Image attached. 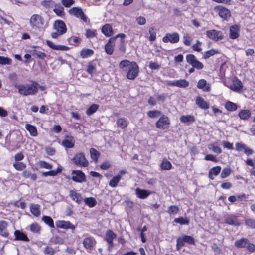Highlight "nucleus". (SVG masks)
I'll list each match as a JSON object with an SVG mask.
<instances>
[{"label": "nucleus", "instance_id": "f257e3e1", "mask_svg": "<svg viewBox=\"0 0 255 255\" xmlns=\"http://www.w3.org/2000/svg\"><path fill=\"white\" fill-rule=\"evenodd\" d=\"M119 68L128 71L126 77L130 80L134 79L138 75L139 67L135 62H130L128 60H122L119 64Z\"/></svg>", "mask_w": 255, "mask_h": 255}, {"label": "nucleus", "instance_id": "f03ea898", "mask_svg": "<svg viewBox=\"0 0 255 255\" xmlns=\"http://www.w3.org/2000/svg\"><path fill=\"white\" fill-rule=\"evenodd\" d=\"M18 92L24 95H34L38 91V88L34 84L21 85L18 87Z\"/></svg>", "mask_w": 255, "mask_h": 255}, {"label": "nucleus", "instance_id": "7ed1b4c3", "mask_svg": "<svg viewBox=\"0 0 255 255\" xmlns=\"http://www.w3.org/2000/svg\"><path fill=\"white\" fill-rule=\"evenodd\" d=\"M73 162L77 166L86 167L89 165V162L86 159L83 153L76 154L73 158Z\"/></svg>", "mask_w": 255, "mask_h": 255}, {"label": "nucleus", "instance_id": "20e7f679", "mask_svg": "<svg viewBox=\"0 0 255 255\" xmlns=\"http://www.w3.org/2000/svg\"><path fill=\"white\" fill-rule=\"evenodd\" d=\"M30 25L33 29H38L43 25V19L38 14H33L30 18Z\"/></svg>", "mask_w": 255, "mask_h": 255}, {"label": "nucleus", "instance_id": "39448f33", "mask_svg": "<svg viewBox=\"0 0 255 255\" xmlns=\"http://www.w3.org/2000/svg\"><path fill=\"white\" fill-rule=\"evenodd\" d=\"M186 61L190 65H191L194 68H196L198 70H200L203 68V64L198 61L196 57L193 54H188L186 55Z\"/></svg>", "mask_w": 255, "mask_h": 255}, {"label": "nucleus", "instance_id": "423d86ee", "mask_svg": "<svg viewBox=\"0 0 255 255\" xmlns=\"http://www.w3.org/2000/svg\"><path fill=\"white\" fill-rule=\"evenodd\" d=\"M215 11L218 13L219 16L224 20H228L231 17V12L227 8L219 5L215 7Z\"/></svg>", "mask_w": 255, "mask_h": 255}, {"label": "nucleus", "instance_id": "0eeeda50", "mask_svg": "<svg viewBox=\"0 0 255 255\" xmlns=\"http://www.w3.org/2000/svg\"><path fill=\"white\" fill-rule=\"evenodd\" d=\"M157 128L165 129L167 128L170 125V120L166 115H162L155 123Z\"/></svg>", "mask_w": 255, "mask_h": 255}, {"label": "nucleus", "instance_id": "6e6552de", "mask_svg": "<svg viewBox=\"0 0 255 255\" xmlns=\"http://www.w3.org/2000/svg\"><path fill=\"white\" fill-rule=\"evenodd\" d=\"M69 13L70 15L80 18L85 22H87V17L81 8L73 7L69 9Z\"/></svg>", "mask_w": 255, "mask_h": 255}, {"label": "nucleus", "instance_id": "1a4fd4ad", "mask_svg": "<svg viewBox=\"0 0 255 255\" xmlns=\"http://www.w3.org/2000/svg\"><path fill=\"white\" fill-rule=\"evenodd\" d=\"M162 40L165 43L169 42L171 43H177L179 41V35L176 32L168 33L163 37Z\"/></svg>", "mask_w": 255, "mask_h": 255}, {"label": "nucleus", "instance_id": "9d476101", "mask_svg": "<svg viewBox=\"0 0 255 255\" xmlns=\"http://www.w3.org/2000/svg\"><path fill=\"white\" fill-rule=\"evenodd\" d=\"M206 35L208 38L215 41L221 40L223 38L222 32L216 30L207 31Z\"/></svg>", "mask_w": 255, "mask_h": 255}, {"label": "nucleus", "instance_id": "9b49d317", "mask_svg": "<svg viewBox=\"0 0 255 255\" xmlns=\"http://www.w3.org/2000/svg\"><path fill=\"white\" fill-rule=\"evenodd\" d=\"M72 174L73 176L71 179L75 182L82 183L86 180L85 174L80 170H73Z\"/></svg>", "mask_w": 255, "mask_h": 255}, {"label": "nucleus", "instance_id": "f8f14e48", "mask_svg": "<svg viewBox=\"0 0 255 255\" xmlns=\"http://www.w3.org/2000/svg\"><path fill=\"white\" fill-rule=\"evenodd\" d=\"M54 28L57 31L60 32V34H64L66 32L67 29L65 23L59 20H56L54 23Z\"/></svg>", "mask_w": 255, "mask_h": 255}, {"label": "nucleus", "instance_id": "ddd939ff", "mask_svg": "<svg viewBox=\"0 0 255 255\" xmlns=\"http://www.w3.org/2000/svg\"><path fill=\"white\" fill-rule=\"evenodd\" d=\"M116 236V234L112 230H109L107 231L106 234V240L109 244L108 250L109 251H111L114 247L113 240Z\"/></svg>", "mask_w": 255, "mask_h": 255}, {"label": "nucleus", "instance_id": "4468645a", "mask_svg": "<svg viewBox=\"0 0 255 255\" xmlns=\"http://www.w3.org/2000/svg\"><path fill=\"white\" fill-rule=\"evenodd\" d=\"M115 42V38H111L109 39L108 42L106 44L105 46V50L108 54L111 55L113 54Z\"/></svg>", "mask_w": 255, "mask_h": 255}, {"label": "nucleus", "instance_id": "2eb2a0df", "mask_svg": "<svg viewBox=\"0 0 255 255\" xmlns=\"http://www.w3.org/2000/svg\"><path fill=\"white\" fill-rule=\"evenodd\" d=\"M135 193L138 198L142 199L146 198L151 194V192L148 190L141 189L139 188H137L135 189Z\"/></svg>", "mask_w": 255, "mask_h": 255}, {"label": "nucleus", "instance_id": "dca6fc26", "mask_svg": "<svg viewBox=\"0 0 255 255\" xmlns=\"http://www.w3.org/2000/svg\"><path fill=\"white\" fill-rule=\"evenodd\" d=\"M56 226L58 228L63 229H74L75 227L71 224L69 221H58L56 222Z\"/></svg>", "mask_w": 255, "mask_h": 255}, {"label": "nucleus", "instance_id": "f3484780", "mask_svg": "<svg viewBox=\"0 0 255 255\" xmlns=\"http://www.w3.org/2000/svg\"><path fill=\"white\" fill-rule=\"evenodd\" d=\"M240 27L237 25H232L230 27L229 37L232 39L237 38L239 36Z\"/></svg>", "mask_w": 255, "mask_h": 255}, {"label": "nucleus", "instance_id": "a211bd4d", "mask_svg": "<svg viewBox=\"0 0 255 255\" xmlns=\"http://www.w3.org/2000/svg\"><path fill=\"white\" fill-rule=\"evenodd\" d=\"M197 87L204 91L209 92L210 91V85L208 83L206 80L200 79L197 83Z\"/></svg>", "mask_w": 255, "mask_h": 255}, {"label": "nucleus", "instance_id": "6ab92c4d", "mask_svg": "<svg viewBox=\"0 0 255 255\" xmlns=\"http://www.w3.org/2000/svg\"><path fill=\"white\" fill-rule=\"evenodd\" d=\"M83 244L85 248L90 249L95 245L96 241L94 238L89 237L84 239Z\"/></svg>", "mask_w": 255, "mask_h": 255}, {"label": "nucleus", "instance_id": "aec40b11", "mask_svg": "<svg viewBox=\"0 0 255 255\" xmlns=\"http://www.w3.org/2000/svg\"><path fill=\"white\" fill-rule=\"evenodd\" d=\"M46 42L49 47L54 50L61 51H67L69 50L68 47L64 45H55L53 42L49 40H46Z\"/></svg>", "mask_w": 255, "mask_h": 255}, {"label": "nucleus", "instance_id": "412c9836", "mask_svg": "<svg viewBox=\"0 0 255 255\" xmlns=\"http://www.w3.org/2000/svg\"><path fill=\"white\" fill-rule=\"evenodd\" d=\"M69 196L73 200L78 204L81 203L83 201L81 195L77 193L75 190H70L69 192Z\"/></svg>", "mask_w": 255, "mask_h": 255}, {"label": "nucleus", "instance_id": "4be33fe9", "mask_svg": "<svg viewBox=\"0 0 255 255\" xmlns=\"http://www.w3.org/2000/svg\"><path fill=\"white\" fill-rule=\"evenodd\" d=\"M242 88V83L240 80L237 78L233 80L232 84L230 86V88L236 92L240 91Z\"/></svg>", "mask_w": 255, "mask_h": 255}, {"label": "nucleus", "instance_id": "5701e85b", "mask_svg": "<svg viewBox=\"0 0 255 255\" xmlns=\"http://www.w3.org/2000/svg\"><path fill=\"white\" fill-rule=\"evenodd\" d=\"M225 223L235 226H239L241 225V223L239 221L237 218L233 215H230L227 217L225 219Z\"/></svg>", "mask_w": 255, "mask_h": 255}, {"label": "nucleus", "instance_id": "b1692460", "mask_svg": "<svg viewBox=\"0 0 255 255\" xmlns=\"http://www.w3.org/2000/svg\"><path fill=\"white\" fill-rule=\"evenodd\" d=\"M196 103L201 109H208L209 108V103L201 97H197L196 98Z\"/></svg>", "mask_w": 255, "mask_h": 255}, {"label": "nucleus", "instance_id": "393cba45", "mask_svg": "<svg viewBox=\"0 0 255 255\" xmlns=\"http://www.w3.org/2000/svg\"><path fill=\"white\" fill-rule=\"evenodd\" d=\"M221 167L219 166H215L212 168L209 172V178L213 180L214 179L213 176H217L220 172Z\"/></svg>", "mask_w": 255, "mask_h": 255}, {"label": "nucleus", "instance_id": "a878e982", "mask_svg": "<svg viewBox=\"0 0 255 255\" xmlns=\"http://www.w3.org/2000/svg\"><path fill=\"white\" fill-rule=\"evenodd\" d=\"M102 32L106 36L110 37L113 34V29L111 25L106 24L102 28Z\"/></svg>", "mask_w": 255, "mask_h": 255}, {"label": "nucleus", "instance_id": "bb28decb", "mask_svg": "<svg viewBox=\"0 0 255 255\" xmlns=\"http://www.w3.org/2000/svg\"><path fill=\"white\" fill-rule=\"evenodd\" d=\"M40 205L36 204H32L30 206V212L35 217L40 215Z\"/></svg>", "mask_w": 255, "mask_h": 255}, {"label": "nucleus", "instance_id": "cd10ccee", "mask_svg": "<svg viewBox=\"0 0 255 255\" xmlns=\"http://www.w3.org/2000/svg\"><path fill=\"white\" fill-rule=\"evenodd\" d=\"M128 120L125 118H119L117 119L116 122L117 127L122 129L126 128L128 125Z\"/></svg>", "mask_w": 255, "mask_h": 255}, {"label": "nucleus", "instance_id": "c85d7f7f", "mask_svg": "<svg viewBox=\"0 0 255 255\" xmlns=\"http://www.w3.org/2000/svg\"><path fill=\"white\" fill-rule=\"evenodd\" d=\"M180 120L181 122L189 124L195 122V119L192 115H183L180 117Z\"/></svg>", "mask_w": 255, "mask_h": 255}, {"label": "nucleus", "instance_id": "c756f323", "mask_svg": "<svg viewBox=\"0 0 255 255\" xmlns=\"http://www.w3.org/2000/svg\"><path fill=\"white\" fill-rule=\"evenodd\" d=\"M25 128L29 131L30 134L32 136H36L37 135V130L36 127L34 126L29 124H26L25 125Z\"/></svg>", "mask_w": 255, "mask_h": 255}, {"label": "nucleus", "instance_id": "7c9ffc66", "mask_svg": "<svg viewBox=\"0 0 255 255\" xmlns=\"http://www.w3.org/2000/svg\"><path fill=\"white\" fill-rule=\"evenodd\" d=\"M121 179V175H118L113 177L109 182V186L112 188L117 187Z\"/></svg>", "mask_w": 255, "mask_h": 255}, {"label": "nucleus", "instance_id": "2f4dec72", "mask_svg": "<svg viewBox=\"0 0 255 255\" xmlns=\"http://www.w3.org/2000/svg\"><path fill=\"white\" fill-rule=\"evenodd\" d=\"M68 139H64L62 141V144L63 146L67 148H72L74 146V143L72 141L73 137L70 136Z\"/></svg>", "mask_w": 255, "mask_h": 255}, {"label": "nucleus", "instance_id": "473e14b6", "mask_svg": "<svg viewBox=\"0 0 255 255\" xmlns=\"http://www.w3.org/2000/svg\"><path fill=\"white\" fill-rule=\"evenodd\" d=\"M239 117L243 120L248 119L251 115V112L249 110H242L238 114Z\"/></svg>", "mask_w": 255, "mask_h": 255}, {"label": "nucleus", "instance_id": "72a5a7b5", "mask_svg": "<svg viewBox=\"0 0 255 255\" xmlns=\"http://www.w3.org/2000/svg\"><path fill=\"white\" fill-rule=\"evenodd\" d=\"M248 240L246 238H241L235 242V245L238 248H244L248 243Z\"/></svg>", "mask_w": 255, "mask_h": 255}, {"label": "nucleus", "instance_id": "f704fd0d", "mask_svg": "<svg viewBox=\"0 0 255 255\" xmlns=\"http://www.w3.org/2000/svg\"><path fill=\"white\" fill-rule=\"evenodd\" d=\"M94 53V51L92 49H84L82 50H81L80 54L81 56L83 58H87L92 55H93Z\"/></svg>", "mask_w": 255, "mask_h": 255}, {"label": "nucleus", "instance_id": "c9c22d12", "mask_svg": "<svg viewBox=\"0 0 255 255\" xmlns=\"http://www.w3.org/2000/svg\"><path fill=\"white\" fill-rule=\"evenodd\" d=\"M90 153L91 158L97 162L100 156V153L95 148H92L90 149Z\"/></svg>", "mask_w": 255, "mask_h": 255}, {"label": "nucleus", "instance_id": "e433bc0d", "mask_svg": "<svg viewBox=\"0 0 255 255\" xmlns=\"http://www.w3.org/2000/svg\"><path fill=\"white\" fill-rule=\"evenodd\" d=\"M99 106L97 104H92L90 107L87 110L86 114L88 116H90L94 113L98 109Z\"/></svg>", "mask_w": 255, "mask_h": 255}, {"label": "nucleus", "instance_id": "4c0bfd02", "mask_svg": "<svg viewBox=\"0 0 255 255\" xmlns=\"http://www.w3.org/2000/svg\"><path fill=\"white\" fill-rule=\"evenodd\" d=\"M42 221L44 222L45 223L48 225L51 228H54V222L53 219L49 216H44L42 219Z\"/></svg>", "mask_w": 255, "mask_h": 255}, {"label": "nucleus", "instance_id": "58836bf2", "mask_svg": "<svg viewBox=\"0 0 255 255\" xmlns=\"http://www.w3.org/2000/svg\"><path fill=\"white\" fill-rule=\"evenodd\" d=\"M84 202L90 207L95 206L97 204V201L93 197L86 198L84 199Z\"/></svg>", "mask_w": 255, "mask_h": 255}, {"label": "nucleus", "instance_id": "ea45409f", "mask_svg": "<svg viewBox=\"0 0 255 255\" xmlns=\"http://www.w3.org/2000/svg\"><path fill=\"white\" fill-rule=\"evenodd\" d=\"M225 107L227 110L231 111H235L237 109V105L230 101H228L226 103Z\"/></svg>", "mask_w": 255, "mask_h": 255}, {"label": "nucleus", "instance_id": "a19ab883", "mask_svg": "<svg viewBox=\"0 0 255 255\" xmlns=\"http://www.w3.org/2000/svg\"><path fill=\"white\" fill-rule=\"evenodd\" d=\"M189 86V82L185 79L176 80V86L181 88H185Z\"/></svg>", "mask_w": 255, "mask_h": 255}, {"label": "nucleus", "instance_id": "79ce46f5", "mask_svg": "<svg viewBox=\"0 0 255 255\" xmlns=\"http://www.w3.org/2000/svg\"><path fill=\"white\" fill-rule=\"evenodd\" d=\"M17 240H22L24 241H29V239L26 236V235L23 233V232H21L18 230H17Z\"/></svg>", "mask_w": 255, "mask_h": 255}, {"label": "nucleus", "instance_id": "37998d69", "mask_svg": "<svg viewBox=\"0 0 255 255\" xmlns=\"http://www.w3.org/2000/svg\"><path fill=\"white\" fill-rule=\"evenodd\" d=\"M161 112L158 110H151L147 112V115L151 118H157L161 115Z\"/></svg>", "mask_w": 255, "mask_h": 255}, {"label": "nucleus", "instance_id": "c03bdc74", "mask_svg": "<svg viewBox=\"0 0 255 255\" xmlns=\"http://www.w3.org/2000/svg\"><path fill=\"white\" fill-rule=\"evenodd\" d=\"M160 167L163 170H170L171 169L172 166L170 162L165 160L161 164Z\"/></svg>", "mask_w": 255, "mask_h": 255}, {"label": "nucleus", "instance_id": "a18cd8bd", "mask_svg": "<svg viewBox=\"0 0 255 255\" xmlns=\"http://www.w3.org/2000/svg\"><path fill=\"white\" fill-rule=\"evenodd\" d=\"M231 173V170L230 168H224L221 173L220 177L221 178H225L229 176Z\"/></svg>", "mask_w": 255, "mask_h": 255}, {"label": "nucleus", "instance_id": "49530a36", "mask_svg": "<svg viewBox=\"0 0 255 255\" xmlns=\"http://www.w3.org/2000/svg\"><path fill=\"white\" fill-rule=\"evenodd\" d=\"M179 211V208L178 206L175 205H171L169 208L167 212L169 214H176Z\"/></svg>", "mask_w": 255, "mask_h": 255}, {"label": "nucleus", "instance_id": "de8ad7c7", "mask_svg": "<svg viewBox=\"0 0 255 255\" xmlns=\"http://www.w3.org/2000/svg\"><path fill=\"white\" fill-rule=\"evenodd\" d=\"M219 53V52L217 50L211 49L209 51H207V52H206L205 53V54L203 55V58L205 59H207V58H209L210 57H211L217 53Z\"/></svg>", "mask_w": 255, "mask_h": 255}, {"label": "nucleus", "instance_id": "09e8293b", "mask_svg": "<svg viewBox=\"0 0 255 255\" xmlns=\"http://www.w3.org/2000/svg\"><path fill=\"white\" fill-rule=\"evenodd\" d=\"M208 148L216 153L220 154L222 152L221 149L219 147L216 146L213 144L209 145Z\"/></svg>", "mask_w": 255, "mask_h": 255}, {"label": "nucleus", "instance_id": "8fccbe9b", "mask_svg": "<svg viewBox=\"0 0 255 255\" xmlns=\"http://www.w3.org/2000/svg\"><path fill=\"white\" fill-rule=\"evenodd\" d=\"M183 240L184 241V243H187L189 244H193L194 245L195 244V240L191 236H188V235H184L182 237Z\"/></svg>", "mask_w": 255, "mask_h": 255}, {"label": "nucleus", "instance_id": "3c124183", "mask_svg": "<svg viewBox=\"0 0 255 255\" xmlns=\"http://www.w3.org/2000/svg\"><path fill=\"white\" fill-rule=\"evenodd\" d=\"M192 40V38L188 34L183 36V43L186 46H189Z\"/></svg>", "mask_w": 255, "mask_h": 255}, {"label": "nucleus", "instance_id": "603ef678", "mask_svg": "<svg viewBox=\"0 0 255 255\" xmlns=\"http://www.w3.org/2000/svg\"><path fill=\"white\" fill-rule=\"evenodd\" d=\"M245 225L251 228L255 229V220L253 219H247L245 220Z\"/></svg>", "mask_w": 255, "mask_h": 255}, {"label": "nucleus", "instance_id": "864d4df0", "mask_svg": "<svg viewBox=\"0 0 255 255\" xmlns=\"http://www.w3.org/2000/svg\"><path fill=\"white\" fill-rule=\"evenodd\" d=\"M32 55L33 56H36L39 58L44 59L46 56V54L41 51L37 50L35 48L32 51Z\"/></svg>", "mask_w": 255, "mask_h": 255}, {"label": "nucleus", "instance_id": "5fc2aeb1", "mask_svg": "<svg viewBox=\"0 0 255 255\" xmlns=\"http://www.w3.org/2000/svg\"><path fill=\"white\" fill-rule=\"evenodd\" d=\"M30 230L35 233H38L40 231V227L37 223H32L30 225Z\"/></svg>", "mask_w": 255, "mask_h": 255}, {"label": "nucleus", "instance_id": "6e6d98bb", "mask_svg": "<svg viewBox=\"0 0 255 255\" xmlns=\"http://www.w3.org/2000/svg\"><path fill=\"white\" fill-rule=\"evenodd\" d=\"M11 60L10 59L0 56V64L2 65L10 64Z\"/></svg>", "mask_w": 255, "mask_h": 255}, {"label": "nucleus", "instance_id": "4d7b16f0", "mask_svg": "<svg viewBox=\"0 0 255 255\" xmlns=\"http://www.w3.org/2000/svg\"><path fill=\"white\" fill-rule=\"evenodd\" d=\"M39 165L41 168L47 169H51L52 168V165L51 164L43 161H39Z\"/></svg>", "mask_w": 255, "mask_h": 255}, {"label": "nucleus", "instance_id": "13d9d810", "mask_svg": "<svg viewBox=\"0 0 255 255\" xmlns=\"http://www.w3.org/2000/svg\"><path fill=\"white\" fill-rule=\"evenodd\" d=\"M60 172V170H51L47 172L42 173V175L44 176H55L58 173Z\"/></svg>", "mask_w": 255, "mask_h": 255}, {"label": "nucleus", "instance_id": "bf43d9fd", "mask_svg": "<svg viewBox=\"0 0 255 255\" xmlns=\"http://www.w3.org/2000/svg\"><path fill=\"white\" fill-rule=\"evenodd\" d=\"M97 34V31L96 30L87 29L86 32V35L87 38H92L96 36Z\"/></svg>", "mask_w": 255, "mask_h": 255}, {"label": "nucleus", "instance_id": "052dcab7", "mask_svg": "<svg viewBox=\"0 0 255 255\" xmlns=\"http://www.w3.org/2000/svg\"><path fill=\"white\" fill-rule=\"evenodd\" d=\"M62 4L66 7H69L75 3L74 0H62Z\"/></svg>", "mask_w": 255, "mask_h": 255}, {"label": "nucleus", "instance_id": "680f3d73", "mask_svg": "<svg viewBox=\"0 0 255 255\" xmlns=\"http://www.w3.org/2000/svg\"><path fill=\"white\" fill-rule=\"evenodd\" d=\"M184 245V242L182 237H179L177 240L176 248L178 251L180 250L181 247Z\"/></svg>", "mask_w": 255, "mask_h": 255}, {"label": "nucleus", "instance_id": "e2e57ef3", "mask_svg": "<svg viewBox=\"0 0 255 255\" xmlns=\"http://www.w3.org/2000/svg\"><path fill=\"white\" fill-rule=\"evenodd\" d=\"M44 252L45 254L49 255H53L55 253L54 249L49 246L44 248Z\"/></svg>", "mask_w": 255, "mask_h": 255}, {"label": "nucleus", "instance_id": "0e129e2a", "mask_svg": "<svg viewBox=\"0 0 255 255\" xmlns=\"http://www.w3.org/2000/svg\"><path fill=\"white\" fill-rule=\"evenodd\" d=\"M246 146V145L241 143L237 142L235 144V149L240 152L242 150H244Z\"/></svg>", "mask_w": 255, "mask_h": 255}, {"label": "nucleus", "instance_id": "69168bd1", "mask_svg": "<svg viewBox=\"0 0 255 255\" xmlns=\"http://www.w3.org/2000/svg\"><path fill=\"white\" fill-rule=\"evenodd\" d=\"M174 221L176 223H179L180 224H188L189 223V222L188 220L184 219L182 217L176 218L174 220Z\"/></svg>", "mask_w": 255, "mask_h": 255}, {"label": "nucleus", "instance_id": "338daca9", "mask_svg": "<svg viewBox=\"0 0 255 255\" xmlns=\"http://www.w3.org/2000/svg\"><path fill=\"white\" fill-rule=\"evenodd\" d=\"M201 46V42L198 40L196 43L193 45L192 48L194 50L199 52L202 50Z\"/></svg>", "mask_w": 255, "mask_h": 255}, {"label": "nucleus", "instance_id": "774afa93", "mask_svg": "<svg viewBox=\"0 0 255 255\" xmlns=\"http://www.w3.org/2000/svg\"><path fill=\"white\" fill-rule=\"evenodd\" d=\"M136 21L140 25H144L146 23V19L143 16H139L136 18Z\"/></svg>", "mask_w": 255, "mask_h": 255}]
</instances>
